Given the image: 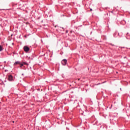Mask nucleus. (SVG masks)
Instances as JSON below:
<instances>
[{
  "mask_svg": "<svg viewBox=\"0 0 130 130\" xmlns=\"http://www.w3.org/2000/svg\"><path fill=\"white\" fill-rule=\"evenodd\" d=\"M13 122H14V121H13Z\"/></svg>",
  "mask_w": 130,
  "mask_h": 130,
  "instance_id": "obj_8",
  "label": "nucleus"
},
{
  "mask_svg": "<svg viewBox=\"0 0 130 130\" xmlns=\"http://www.w3.org/2000/svg\"><path fill=\"white\" fill-rule=\"evenodd\" d=\"M90 11H92V9H90Z\"/></svg>",
  "mask_w": 130,
  "mask_h": 130,
  "instance_id": "obj_7",
  "label": "nucleus"
},
{
  "mask_svg": "<svg viewBox=\"0 0 130 130\" xmlns=\"http://www.w3.org/2000/svg\"><path fill=\"white\" fill-rule=\"evenodd\" d=\"M24 64H25L26 66H28V63L26 62H22V63H20V68H22Z\"/></svg>",
  "mask_w": 130,
  "mask_h": 130,
  "instance_id": "obj_3",
  "label": "nucleus"
},
{
  "mask_svg": "<svg viewBox=\"0 0 130 130\" xmlns=\"http://www.w3.org/2000/svg\"><path fill=\"white\" fill-rule=\"evenodd\" d=\"M67 62H68V60L66 59H64L61 61V63L63 66H66V64H67Z\"/></svg>",
  "mask_w": 130,
  "mask_h": 130,
  "instance_id": "obj_2",
  "label": "nucleus"
},
{
  "mask_svg": "<svg viewBox=\"0 0 130 130\" xmlns=\"http://www.w3.org/2000/svg\"><path fill=\"white\" fill-rule=\"evenodd\" d=\"M3 50H4V48L2 46L0 45V51H3Z\"/></svg>",
  "mask_w": 130,
  "mask_h": 130,
  "instance_id": "obj_6",
  "label": "nucleus"
},
{
  "mask_svg": "<svg viewBox=\"0 0 130 130\" xmlns=\"http://www.w3.org/2000/svg\"><path fill=\"white\" fill-rule=\"evenodd\" d=\"M8 80L9 81H10V82H12V81H13V76L12 75H9L8 76Z\"/></svg>",
  "mask_w": 130,
  "mask_h": 130,
  "instance_id": "obj_4",
  "label": "nucleus"
},
{
  "mask_svg": "<svg viewBox=\"0 0 130 130\" xmlns=\"http://www.w3.org/2000/svg\"><path fill=\"white\" fill-rule=\"evenodd\" d=\"M17 64H21V62L17 61L14 63V66H17Z\"/></svg>",
  "mask_w": 130,
  "mask_h": 130,
  "instance_id": "obj_5",
  "label": "nucleus"
},
{
  "mask_svg": "<svg viewBox=\"0 0 130 130\" xmlns=\"http://www.w3.org/2000/svg\"><path fill=\"white\" fill-rule=\"evenodd\" d=\"M24 50L25 51V52H28V51L30 50V48L27 46H25L24 47Z\"/></svg>",
  "mask_w": 130,
  "mask_h": 130,
  "instance_id": "obj_1",
  "label": "nucleus"
}]
</instances>
